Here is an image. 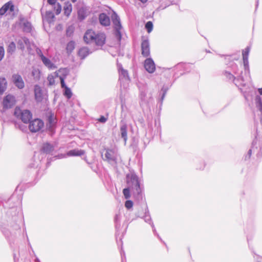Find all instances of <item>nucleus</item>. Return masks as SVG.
<instances>
[{
	"instance_id": "nucleus-3",
	"label": "nucleus",
	"mask_w": 262,
	"mask_h": 262,
	"mask_svg": "<svg viewBox=\"0 0 262 262\" xmlns=\"http://www.w3.org/2000/svg\"><path fill=\"white\" fill-rule=\"evenodd\" d=\"M105 34L102 32L96 33L92 30H88L83 36L85 43H95L98 46H102L105 42Z\"/></svg>"
},
{
	"instance_id": "nucleus-28",
	"label": "nucleus",
	"mask_w": 262,
	"mask_h": 262,
	"mask_svg": "<svg viewBox=\"0 0 262 262\" xmlns=\"http://www.w3.org/2000/svg\"><path fill=\"white\" fill-rule=\"evenodd\" d=\"M72 10V6L70 2H67L64 3L63 6L64 14L67 16H69Z\"/></svg>"
},
{
	"instance_id": "nucleus-34",
	"label": "nucleus",
	"mask_w": 262,
	"mask_h": 262,
	"mask_svg": "<svg viewBox=\"0 0 262 262\" xmlns=\"http://www.w3.org/2000/svg\"><path fill=\"white\" fill-rule=\"evenodd\" d=\"M16 49V45L14 42H11L8 45L7 48V52L9 53L12 54L14 52Z\"/></svg>"
},
{
	"instance_id": "nucleus-33",
	"label": "nucleus",
	"mask_w": 262,
	"mask_h": 262,
	"mask_svg": "<svg viewBox=\"0 0 262 262\" xmlns=\"http://www.w3.org/2000/svg\"><path fill=\"white\" fill-rule=\"evenodd\" d=\"M32 76L36 80H38L40 78V72L39 69L33 68L31 72Z\"/></svg>"
},
{
	"instance_id": "nucleus-49",
	"label": "nucleus",
	"mask_w": 262,
	"mask_h": 262,
	"mask_svg": "<svg viewBox=\"0 0 262 262\" xmlns=\"http://www.w3.org/2000/svg\"><path fill=\"white\" fill-rule=\"evenodd\" d=\"M205 165H206V164L205 163V162H203L202 164L200 166H197V168L199 169L200 170L204 169V168L205 167Z\"/></svg>"
},
{
	"instance_id": "nucleus-1",
	"label": "nucleus",
	"mask_w": 262,
	"mask_h": 262,
	"mask_svg": "<svg viewBox=\"0 0 262 262\" xmlns=\"http://www.w3.org/2000/svg\"><path fill=\"white\" fill-rule=\"evenodd\" d=\"M223 75L227 80L234 83L236 86L238 88L244 86L246 85L245 77L242 71H238L237 66L236 64L232 65V71L226 70L223 73Z\"/></svg>"
},
{
	"instance_id": "nucleus-50",
	"label": "nucleus",
	"mask_w": 262,
	"mask_h": 262,
	"mask_svg": "<svg viewBox=\"0 0 262 262\" xmlns=\"http://www.w3.org/2000/svg\"><path fill=\"white\" fill-rule=\"evenodd\" d=\"M56 0H48V3L51 5H55Z\"/></svg>"
},
{
	"instance_id": "nucleus-55",
	"label": "nucleus",
	"mask_w": 262,
	"mask_h": 262,
	"mask_svg": "<svg viewBox=\"0 0 262 262\" xmlns=\"http://www.w3.org/2000/svg\"><path fill=\"white\" fill-rule=\"evenodd\" d=\"M66 156L65 155H61V156H59V158H66Z\"/></svg>"
},
{
	"instance_id": "nucleus-42",
	"label": "nucleus",
	"mask_w": 262,
	"mask_h": 262,
	"mask_svg": "<svg viewBox=\"0 0 262 262\" xmlns=\"http://www.w3.org/2000/svg\"><path fill=\"white\" fill-rule=\"evenodd\" d=\"M74 31V28L72 26L69 27L66 31L67 36H70Z\"/></svg>"
},
{
	"instance_id": "nucleus-18",
	"label": "nucleus",
	"mask_w": 262,
	"mask_h": 262,
	"mask_svg": "<svg viewBox=\"0 0 262 262\" xmlns=\"http://www.w3.org/2000/svg\"><path fill=\"white\" fill-rule=\"evenodd\" d=\"M19 24L22 28L23 31L25 32H30L32 29L31 24L24 18L21 17L19 19Z\"/></svg>"
},
{
	"instance_id": "nucleus-24",
	"label": "nucleus",
	"mask_w": 262,
	"mask_h": 262,
	"mask_svg": "<svg viewBox=\"0 0 262 262\" xmlns=\"http://www.w3.org/2000/svg\"><path fill=\"white\" fill-rule=\"evenodd\" d=\"M29 45L30 41L27 37H21L18 41V46L21 50H24L26 47H28Z\"/></svg>"
},
{
	"instance_id": "nucleus-23",
	"label": "nucleus",
	"mask_w": 262,
	"mask_h": 262,
	"mask_svg": "<svg viewBox=\"0 0 262 262\" xmlns=\"http://www.w3.org/2000/svg\"><path fill=\"white\" fill-rule=\"evenodd\" d=\"M257 144L256 139L255 138L252 143L251 148L248 150L247 155L245 156V160H248L251 157L252 153L258 151L257 147L256 146Z\"/></svg>"
},
{
	"instance_id": "nucleus-48",
	"label": "nucleus",
	"mask_w": 262,
	"mask_h": 262,
	"mask_svg": "<svg viewBox=\"0 0 262 262\" xmlns=\"http://www.w3.org/2000/svg\"><path fill=\"white\" fill-rule=\"evenodd\" d=\"M254 257L257 262H262V257H260L258 255H256L254 256Z\"/></svg>"
},
{
	"instance_id": "nucleus-40",
	"label": "nucleus",
	"mask_w": 262,
	"mask_h": 262,
	"mask_svg": "<svg viewBox=\"0 0 262 262\" xmlns=\"http://www.w3.org/2000/svg\"><path fill=\"white\" fill-rule=\"evenodd\" d=\"M49 84L50 85H53L55 83V80L54 76L52 75H49L47 78Z\"/></svg>"
},
{
	"instance_id": "nucleus-6",
	"label": "nucleus",
	"mask_w": 262,
	"mask_h": 262,
	"mask_svg": "<svg viewBox=\"0 0 262 262\" xmlns=\"http://www.w3.org/2000/svg\"><path fill=\"white\" fill-rule=\"evenodd\" d=\"M136 216L137 217H140L141 219H143L145 223L149 224L152 228V231L154 233V234L155 235H157V236L159 237V235L156 232L155 225L152 221V219L151 218L149 211L148 210L147 207H146L145 208V209L144 210V215H142L141 213L138 211L136 213Z\"/></svg>"
},
{
	"instance_id": "nucleus-56",
	"label": "nucleus",
	"mask_w": 262,
	"mask_h": 262,
	"mask_svg": "<svg viewBox=\"0 0 262 262\" xmlns=\"http://www.w3.org/2000/svg\"><path fill=\"white\" fill-rule=\"evenodd\" d=\"M35 262H40V261L39 259L37 257H36L35 259Z\"/></svg>"
},
{
	"instance_id": "nucleus-22",
	"label": "nucleus",
	"mask_w": 262,
	"mask_h": 262,
	"mask_svg": "<svg viewBox=\"0 0 262 262\" xmlns=\"http://www.w3.org/2000/svg\"><path fill=\"white\" fill-rule=\"evenodd\" d=\"M127 125L124 123H121L120 125V132L122 138H123L124 141V144H126L127 140Z\"/></svg>"
},
{
	"instance_id": "nucleus-21",
	"label": "nucleus",
	"mask_w": 262,
	"mask_h": 262,
	"mask_svg": "<svg viewBox=\"0 0 262 262\" xmlns=\"http://www.w3.org/2000/svg\"><path fill=\"white\" fill-rule=\"evenodd\" d=\"M99 21L100 24L103 26H108L111 23L109 16L104 13H102L99 14Z\"/></svg>"
},
{
	"instance_id": "nucleus-14",
	"label": "nucleus",
	"mask_w": 262,
	"mask_h": 262,
	"mask_svg": "<svg viewBox=\"0 0 262 262\" xmlns=\"http://www.w3.org/2000/svg\"><path fill=\"white\" fill-rule=\"evenodd\" d=\"M142 55L147 57L150 55L149 42L147 39H142L141 43Z\"/></svg>"
},
{
	"instance_id": "nucleus-26",
	"label": "nucleus",
	"mask_w": 262,
	"mask_h": 262,
	"mask_svg": "<svg viewBox=\"0 0 262 262\" xmlns=\"http://www.w3.org/2000/svg\"><path fill=\"white\" fill-rule=\"evenodd\" d=\"M34 94L36 100L38 102L41 101L42 100V93L41 90L39 86H35Z\"/></svg>"
},
{
	"instance_id": "nucleus-38",
	"label": "nucleus",
	"mask_w": 262,
	"mask_h": 262,
	"mask_svg": "<svg viewBox=\"0 0 262 262\" xmlns=\"http://www.w3.org/2000/svg\"><path fill=\"white\" fill-rule=\"evenodd\" d=\"M145 28L148 33H150L153 29L152 23L150 21H147L145 24Z\"/></svg>"
},
{
	"instance_id": "nucleus-54",
	"label": "nucleus",
	"mask_w": 262,
	"mask_h": 262,
	"mask_svg": "<svg viewBox=\"0 0 262 262\" xmlns=\"http://www.w3.org/2000/svg\"><path fill=\"white\" fill-rule=\"evenodd\" d=\"M14 229L15 230L19 229H20V227H19V226L18 225H15V227H14Z\"/></svg>"
},
{
	"instance_id": "nucleus-51",
	"label": "nucleus",
	"mask_w": 262,
	"mask_h": 262,
	"mask_svg": "<svg viewBox=\"0 0 262 262\" xmlns=\"http://www.w3.org/2000/svg\"><path fill=\"white\" fill-rule=\"evenodd\" d=\"M119 215H116L115 217V221L116 223H117L118 222V221L119 220Z\"/></svg>"
},
{
	"instance_id": "nucleus-36",
	"label": "nucleus",
	"mask_w": 262,
	"mask_h": 262,
	"mask_svg": "<svg viewBox=\"0 0 262 262\" xmlns=\"http://www.w3.org/2000/svg\"><path fill=\"white\" fill-rule=\"evenodd\" d=\"M15 127L16 128L19 129L20 130H21L23 132H25L27 130V126L25 125H23L19 123H15Z\"/></svg>"
},
{
	"instance_id": "nucleus-16",
	"label": "nucleus",
	"mask_w": 262,
	"mask_h": 262,
	"mask_svg": "<svg viewBox=\"0 0 262 262\" xmlns=\"http://www.w3.org/2000/svg\"><path fill=\"white\" fill-rule=\"evenodd\" d=\"M14 10V6L13 3L9 1L3 6L0 9V15H4L8 11L11 12Z\"/></svg>"
},
{
	"instance_id": "nucleus-47",
	"label": "nucleus",
	"mask_w": 262,
	"mask_h": 262,
	"mask_svg": "<svg viewBox=\"0 0 262 262\" xmlns=\"http://www.w3.org/2000/svg\"><path fill=\"white\" fill-rule=\"evenodd\" d=\"M78 17L80 19H84L85 17V16L83 14H82V11L81 10H79L78 11Z\"/></svg>"
},
{
	"instance_id": "nucleus-41",
	"label": "nucleus",
	"mask_w": 262,
	"mask_h": 262,
	"mask_svg": "<svg viewBox=\"0 0 262 262\" xmlns=\"http://www.w3.org/2000/svg\"><path fill=\"white\" fill-rule=\"evenodd\" d=\"M133 206V202L131 200H127L125 203V207L129 209L132 208Z\"/></svg>"
},
{
	"instance_id": "nucleus-2",
	"label": "nucleus",
	"mask_w": 262,
	"mask_h": 262,
	"mask_svg": "<svg viewBox=\"0 0 262 262\" xmlns=\"http://www.w3.org/2000/svg\"><path fill=\"white\" fill-rule=\"evenodd\" d=\"M126 178L127 185L131 188L134 196L138 200H142V189L138 176L134 172H130L126 175Z\"/></svg>"
},
{
	"instance_id": "nucleus-7",
	"label": "nucleus",
	"mask_w": 262,
	"mask_h": 262,
	"mask_svg": "<svg viewBox=\"0 0 262 262\" xmlns=\"http://www.w3.org/2000/svg\"><path fill=\"white\" fill-rule=\"evenodd\" d=\"M112 20L114 26L115 36L117 40L120 41L121 39L122 35L121 30L122 28L120 18L116 13H114L112 17Z\"/></svg>"
},
{
	"instance_id": "nucleus-17",
	"label": "nucleus",
	"mask_w": 262,
	"mask_h": 262,
	"mask_svg": "<svg viewBox=\"0 0 262 262\" xmlns=\"http://www.w3.org/2000/svg\"><path fill=\"white\" fill-rule=\"evenodd\" d=\"M56 121L53 115H50L48 118V121L47 126L48 130L50 132L51 134H53L55 132V128L56 125Z\"/></svg>"
},
{
	"instance_id": "nucleus-27",
	"label": "nucleus",
	"mask_w": 262,
	"mask_h": 262,
	"mask_svg": "<svg viewBox=\"0 0 262 262\" xmlns=\"http://www.w3.org/2000/svg\"><path fill=\"white\" fill-rule=\"evenodd\" d=\"M84 154V151L81 149H74L69 151L67 153L68 156H80L83 155Z\"/></svg>"
},
{
	"instance_id": "nucleus-29",
	"label": "nucleus",
	"mask_w": 262,
	"mask_h": 262,
	"mask_svg": "<svg viewBox=\"0 0 262 262\" xmlns=\"http://www.w3.org/2000/svg\"><path fill=\"white\" fill-rule=\"evenodd\" d=\"M91 52L87 47H82L78 51V55L81 59H84Z\"/></svg>"
},
{
	"instance_id": "nucleus-57",
	"label": "nucleus",
	"mask_w": 262,
	"mask_h": 262,
	"mask_svg": "<svg viewBox=\"0 0 262 262\" xmlns=\"http://www.w3.org/2000/svg\"><path fill=\"white\" fill-rule=\"evenodd\" d=\"M73 3H75L76 2L77 0H71Z\"/></svg>"
},
{
	"instance_id": "nucleus-44",
	"label": "nucleus",
	"mask_w": 262,
	"mask_h": 262,
	"mask_svg": "<svg viewBox=\"0 0 262 262\" xmlns=\"http://www.w3.org/2000/svg\"><path fill=\"white\" fill-rule=\"evenodd\" d=\"M4 53L5 51L4 47L2 46H0V61H1L3 58L4 56Z\"/></svg>"
},
{
	"instance_id": "nucleus-12",
	"label": "nucleus",
	"mask_w": 262,
	"mask_h": 262,
	"mask_svg": "<svg viewBox=\"0 0 262 262\" xmlns=\"http://www.w3.org/2000/svg\"><path fill=\"white\" fill-rule=\"evenodd\" d=\"M144 67L149 73H153L156 70L155 63L151 58H147L144 61Z\"/></svg>"
},
{
	"instance_id": "nucleus-43",
	"label": "nucleus",
	"mask_w": 262,
	"mask_h": 262,
	"mask_svg": "<svg viewBox=\"0 0 262 262\" xmlns=\"http://www.w3.org/2000/svg\"><path fill=\"white\" fill-rule=\"evenodd\" d=\"M167 89H166L165 88H162V89H161V91L162 92V96H161V99H160V101L161 103H162V101H163L164 99V97L166 95V94L167 93Z\"/></svg>"
},
{
	"instance_id": "nucleus-4",
	"label": "nucleus",
	"mask_w": 262,
	"mask_h": 262,
	"mask_svg": "<svg viewBox=\"0 0 262 262\" xmlns=\"http://www.w3.org/2000/svg\"><path fill=\"white\" fill-rule=\"evenodd\" d=\"M15 102V97L11 95H8L4 98L3 102V108L1 110V118L4 122L10 121L9 114L6 110L12 107Z\"/></svg>"
},
{
	"instance_id": "nucleus-45",
	"label": "nucleus",
	"mask_w": 262,
	"mask_h": 262,
	"mask_svg": "<svg viewBox=\"0 0 262 262\" xmlns=\"http://www.w3.org/2000/svg\"><path fill=\"white\" fill-rule=\"evenodd\" d=\"M36 51L37 55L40 57V59H42L43 56H45L42 54L41 50L39 48H37Z\"/></svg>"
},
{
	"instance_id": "nucleus-15",
	"label": "nucleus",
	"mask_w": 262,
	"mask_h": 262,
	"mask_svg": "<svg viewBox=\"0 0 262 262\" xmlns=\"http://www.w3.org/2000/svg\"><path fill=\"white\" fill-rule=\"evenodd\" d=\"M59 79L60 80L61 86L62 88L64 89L63 95L68 99L71 98L72 96V93L71 89L66 85L64 82V77L63 76H60Z\"/></svg>"
},
{
	"instance_id": "nucleus-52",
	"label": "nucleus",
	"mask_w": 262,
	"mask_h": 262,
	"mask_svg": "<svg viewBox=\"0 0 262 262\" xmlns=\"http://www.w3.org/2000/svg\"><path fill=\"white\" fill-rule=\"evenodd\" d=\"M67 71L66 69H60L59 71H58V72L57 73V74H58V73H61V72H62V73H64V72H66Z\"/></svg>"
},
{
	"instance_id": "nucleus-5",
	"label": "nucleus",
	"mask_w": 262,
	"mask_h": 262,
	"mask_svg": "<svg viewBox=\"0 0 262 262\" xmlns=\"http://www.w3.org/2000/svg\"><path fill=\"white\" fill-rule=\"evenodd\" d=\"M14 115L25 124L28 123L32 117V113L30 111L28 110H21L19 107L15 108Z\"/></svg>"
},
{
	"instance_id": "nucleus-35",
	"label": "nucleus",
	"mask_w": 262,
	"mask_h": 262,
	"mask_svg": "<svg viewBox=\"0 0 262 262\" xmlns=\"http://www.w3.org/2000/svg\"><path fill=\"white\" fill-rule=\"evenodd\" d=\"M131 188L127 186V188L123 189V193L125 199H128L130 197V191Z\"/></svg>"
},
{
	"instance_id": "nucleus-10",
	"label": "nucleus",
	"mask_w": 262,
	"mask_h": 262,
	"mask_svg": "<svg viewBox=\"0 0 262 262\" xmlns=\"http://www.w3.org/2000/svg\"><path fill=\"white\" fill-rule=\"evenodd\" d=\"M105 158L103 159L109 163L115 162L117 159V152L114 149L106 148Z\"/></svg>"
},
{
	"instance_id": "nucleus-20",
	"label": "nucleus",
	"mask_w": 262,
	"mask_h": 262,
	"mask_svg": "<svg viewBox=\"0 0 262 262\" xmlns=\"http://www.w3.org/2000/svg\"><path fill=\"white\" fill-rule=\"evenodd\" d=\"M243 60L245 71L244 76L245 77V79L248 80V79H251L248 58H243Z\"/></svg>"
},
{
	"instance_id": "nucleus-46",
	"label": "nucleus",
	"mask_w": 262,
	"mask_h": 262,
	"mask_svg": "<svg viewBox=\"0 0 262 262\" xmlns=\"http://www.w3.org/2000/svg\"><path fill=\"white\" fill-rule=\"evenodd\" d=\"M98 121L101 123H105L107 121V118L103 116H101L98 119Z\"/></svg>"
},
{
	"instance_id": "nucleus-19",
	"label": "nucleus",
	"mask_w": 262,
	"mask_h": 262,
	"mask_svg": "<svg viewBox=\"0 0 262 262\" xmlns=\"http://www.w3.org/2000/svg\"><path fill=\"white\" fill-rule=\"evenodd\" d=\"M54 150V147L53 144L49 142L43 143L40 148V151L46 154H51Z\"/></svg>"
},
{
	"instance_id": "nucleus-25",
	"label": "nucleus",
	"mask_w": 262,
	"mask_h": 262,
	"mask_svg": "<svg viewBox=\"0 0 262 262\" xmlns=\"http://www.w3.org/2000/svg\"><path fill=\"white\" fill-rule=\"evenodd\" d=\"M43 64L50 70H54L56 68V66L54 64L50 59L45 56H43V58L41 59Z\"/></svg>"
},
{
	"instance_id": "nucleus-39",
	"label": "nucleus",
	"mask_w": 262,
	"mask_h": 262,
	"mask_svg": "<svg viewBox=\"0 0 262 262\" xmlns=\"http://www.w3.org/2000/svg\"><path fill=\"white\" fill-rule=\"evenodd\" d=\"M54 9L55 10V13L56 15H58L60 13L61 11V6L59 3H57V4H55L54 5Z\"/></svg>"
},
{
	"instance_id": "nucleus-31",
	"label": "nucleus",
	"mask_w": 262,
	"mask_h": 262,
	"mask_svg": "<svg viewBox=\"0 0 262 262\" xmlns=\"http://www.w3.org/2000/svg\"><path fill=\"white\" fill-rule=\"evenodd\" d=\"M7 82L5 78H0V95L3 94L7 89Z\"/></svg>"
},
{
	"instance_id": "nucleus-53",
	"label": "nucleus",
	"mask_w": 262,
	"mask_h": 262,
	"mask_svg": "<svg viewBox=\"0 0 262 262\" xmlns=\"http://www.w3.org/2000/svg\"><path fill=\"white\" fill-rule=\"evenodd\" d=\"M258 92L260 95H262V88L258 89Z\"/></svg>"
},
{
	"instance_id": "nucleus-37",
	"label": "nucleus",
	"mask_w": 262,
	"mask_h": 262,
	"mask_svg": "<svg viewBox=\"0 0 262 262\" xmlns=\"http://www.w3.org/2000/svg\"><path fill=\"white\" fill-rule=\"evenodd\" d=\"M250 51V48L247 47L243 51L242 53L243 58H248L249 52Z\"/></svg>"
},
{
	"instance_id": "nucleus-30",
	"label": "nucleus",
	"mask_w": 262,
	"mask_h": 262,
	"mask_svg": "<svg viewBox=\"0 0 262 262\" xmlns=\"http://www.w3.org/2000/svg\"><path fill=\"white\" fill-rule=\"evenodd\" d=\"M55 17L54 13L51 11H48L46 13V15L43 17V20L46 21L49 24H50L53 21V19Z\"/></svg>"
},
{
	"instance_id": "nucleus-8",
	"label": "nucleus",
	"mask_w": 262,
	"mask_h": 262,
	"mask_svg": "<svg viewBox=\"0 0 262 262\" xmlns=\"http://www.w3.org/2000/svg\"><path fill=\"white\" fill-rule=\"evenodd\" d=\"M29 123V128L31 133L40 131L44 126L43 122L39 119H35Z\"/></svg>"
},
{
	"instance_id": "nucleus-9",
	"label": "nucleus",
	"mask_w": 262,
	"mask_h": 262,
	"mask_svg": "<svg viewBox=\"0 0 262 262\" xmlns=\"http://www.w3.org/2000/svg\"><path fill=\"white\" fill-rule=\"evenodd\" d=\"M118 69L119 74V80L121 84L122 85L124 83H128L130 79L127 71L124 70L121 64H118Z\"/></svg>"
},
{
	"instance_id": "nucleus-11",
	"label": "nucleus",
	"mask_w": 262,
	"mask_h": 262,
	"mask_svg": "<svg viewBox=\"0 0 262 262\" xmlns=\"http://www.w3.org/2000/svg\"><path fill=\"white\" fill-rule=\"evenodd\" d=\"M140 99L141 100L140 104L141 105H147L152 100V95L147 91H141L140 94Z\"/></svg>"
},
{
	"instance_id": "nucleus-32",
	"label": "nucleus",
	"mask_w": 262,
	"mask_h": 262,
	"mask_svg": "<svg viewBox=\"0 0 262 262\" xmlns=\"http://www.w3.org/2000/svg\"><path fill=\"white\" fill-rule=\"evenodd\" d=\"M75 43L74 41H70L67 45V52L68 54H70L75 49Z\"/></svg>"
},
{
	"instance_id": "nucleus-13",
	"label": "nucleus",
	"mask_w": 262,
	"mask_h": 262,
	"mask_svg": "<svg viewBox=\"0 0 262 262\" xmlns=\"http://www.w3.org/2000/svg\"><path fill=\"white\" fill-rule=\"evenodd\" d=\"M12 79L14 85L19 89H22L25 86V83L21 76L18 74L12 75Z\"/></svg>"
}]
</instances>
